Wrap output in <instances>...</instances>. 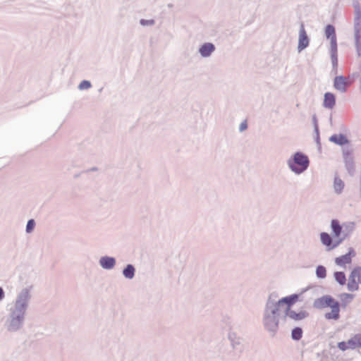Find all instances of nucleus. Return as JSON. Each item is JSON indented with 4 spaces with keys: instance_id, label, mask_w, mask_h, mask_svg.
<instances>
[{
    "instance_id": "f257e3e1",
    "label": "nucleus",
    "mask_w": 361,
    "mask_h": 361,
    "mask_svg": "<svg viewBox=\"0 0 361 361\" xmlns=\"http://www.w3.org/2000/svg\"><path fill=\"white\" fill-rule=\"evenodd\" d=\"M286 299L278 298L275 293H271L264 306L262 314V324L266 331L271 336L275 335L279 322L284 319V312L288 306Z\"/></svg>"
},
{
    "instance_id": "f03ea898",
    "label": "nucleus",
    "mask_w": 361,
    "mask_h": 361,
    "mask_svg": "<svg viewBox=\"0 0 361 361\" xmlns=\"http://www.w3.org/2000/svg\"><path fill=\"white\" fill-rule=\"evenodd\" d=\"M31 287H25L20 289L13 300L8 311L24 316L26 318L27 311L31 300Z\"/></svg>"
},
{
    "instance_id": "7ed1b4c3",
    "label": "nucleus",
    "mask_w": 361,
    "mask_h": 361,
    "mask_svg": "<svg viewBox=\"0 0 361 361\" xmlns=\"http://www.w3.org/2000/svg\"><path fill=\"white\" fill-rule=\"evenodd\" d=\"M286 164L288 169L293 173L300 175L307 169L310 165V160L307 155L298 152L287 159Z\"/></svg>"
},
{
    "instance_id": "20e7f679",
    "label": "nucleus",
    "mask_w": 361,
    "mask_h": 361,
    "mask_svg": "<svg viewBox=\"0 0 361 361\" xmlns=\"http://www.w3.org/2000/svg\"><path fill=\"white\" fill-rule=\"evenodd\" d=\"M25 322V317L8 311L4 322V328L7 332L16 333L20 331Z\"/></svg>"
},
{
    "instance_id": "39448f33",
    "label": "nucleus",
    "mask_w": 361,
    "mask_h": 361,
    "mask_svg": "<svg viewBox=\"0 0 361 361\" xmlns=\"http://www.w3.org/2000/svg\"><path fill=\"white\" fill-rule=\"evenodd\" d=\"M354 7V39L358 56L361 53V7L359 4L353 5Z\"/></svg>"
},
{
    "instance_id": "423d86ee",
    "label": "nucleus",
    "mask_w": 361,
    "mask_h": 361,
    "mask_svg": "<svg viewBox=\"0 0 361 361\" xmlns=\"http://www.w3.org/2000/svg\"><path fill=\"white\" fill-rule=\"evenodd\" d=\"M298 298V295L295 294L283 298V299H286L285 302L288 306L287 310L284 312V319L287 318L293 321H300L307 317L308 313L306 311L301 310L297 312L290 309V307L295 303Z\"/></svg>"
},
{
    "instance_id": "0eeeda50",
    "label": "nucleus",
    "mask_w": 361,
    "mask_h": 361,
    "mask_svg": "<svg viewBox=\"0 0 361 361\" xmlns=\"http://www.w3.org/2000/svg\"><path fill=\"white\" fill-rule=\"evenodd\" d=\"M359 284H361V267H355L350 273L348 277L347 284L348 290L350 291H356L359 289Z\"/></svg>"
},
{
    "instance_id": "6e6552de",
    "label": "nucleus",
    "mask_w": 361,
    "mask_h": 361,
    "mask_svg": "<svg viewBox=\"0 0 361 361\" xmlns=\"http://www.w3.org/2000/svg\"><path fill=\"white\" fill-rule=\"evenodd\" d=\"M320 240L322 244L326 247V250L331 251L342 243L343 238L333 240V238L329 233L322 232L320 233Z\"/></svg>"
},
{
    "instance_id": "1a4fd4ad",
    "label": "nucleus",
    "mask_w": 361,
    "mask_h": 361,
    "mask_svg": "<svg viewBox=\"0 0 361 361\" xmlns=\"http://www.w3.org/2000/svg\"><path fill=\"white\" fill-rule=\"evenodd\" d=\"M352 84V80L348 78H345L343 75L336 76L334 79L333 86L335 90L341 93H344L347 91V89Z\"/></svg>"
},
{
    "instance_id": "9d476101",
    "label": "nucleus",
    "mask_w": 361,
    "mask_h": 361,
    "mask_svg": "<svg viewBox=\"0 0 361 361\" xmlns=\"http://www.w3.org/2000/svg\"><path fill=\"white\" fill-rule=\"evenodd\" d=\"M310 44V39L305 30L304 25L302 24L300 27L298 35V51L300 53L306 49Z\"/></svg>"
},
{
    "instance_id": "9b49d317",
    "label": "nucleus",
    "mask_w": 361,
    "mask_h": 361,
    "mask_svg": "<svg viewBox=\"0 0 361 361\" xmlns=\"http://www.w3.org/2000/svg\"><path fill=\"white\" fill-rule=\"evenodd\" d=\"M216 50L215 45L212 42H204L198 48V54L204 59L212 56Z\"/></svg>"
},
{
    "instance_id": "f8f14e48",
    "label": "nucleus",
    "mask_w": 361,
    "mask_h": 361,
    "mask_svg": "<svg viewBox=\"0 0 361 361\" xmlns=\"http://www.w3.org/2000/svg\"><path fill=\"white\" fill-rule=\"evenodd\" d=\"M355 252L354 250L352 247H350L347 254L335 259V263L336 265L345 268L346 264L351 263L352 257H355Z\"/></svg>"
},
{
    "instance_id": "ddd939ff",
    "label": "nucleus",
    "mask_w": 361,
    "mask_h": 361,
    "mask_svg": "<svg viewBox=\"0 0 361 361\" xmlns=\"http://www.w3.org/2000/svg\"><path fill=\"white\" fill-rule=\"evenodd\" d=\"M324 35L328 39H330L329 49L337 48L336 30L332 25H328L326 26Z\"/></svg>"
},
{
    "instance_id": "4468645a",
    "label": "nucleus",
    "mask_w": 361,
    "mask_h": 361,
    "mask_svg": "<svg viewBox=\"0 0 361 361\" xmlns=\"http://www.w3.org/2000/svg\"><path fill=\"white\" fill-rule=\"evenodd\" d=\"M116 260L113 257L102 256L99 259V266L106 270H111L116 266Z\"/></svg>"
},
{
    "instance_id": "2eb2a0df",
    "label": "nucleus",
    "mask_w": 361,
    "mask_h": 361,
    "mask_svg": "<svg viewBox=\"0 0 361 361\" xmlns=\"http://www.w3.org/2000/svg\"><path fill=\"white\" fill-rule=\"evenodd\" d=\"M329 307H331V311L325 314V318L327 319H338L340 312L339 303L334 300Z\"/></svg>"
},
{
    "instance_id": "dca6fc26",
    "label": "nucleus",
    "mask_w": 361,
    "mask_h": 361,
    "mask_svg": "<svg viewBox=\"0 0 361 361\" xmlns=\"http://www.w3.org/2000/svg\"><path fill=\"white\" fill-rule=\"evenodd\" d=\"M343 159L346 169L349 173L353 174L355 169L354 161L353 157L349 150H343Z\"/></svg>"
},
{
    "instance_id": "f3484780",
    "label": "nucleus",
    "mask_w": 361,
    "mask_h": 361,
    "mask_svg": "<svg viewBox=\"0 0 361 361\" xmlns=\"http://www.w3.org/2000/svg\"><path fill=\"white\" fill-rule=\"evenodd\" d=\"M334 299L329 295H325L317 299L314 302V307L319 309H322L329 307L333 302Z\"/></svg>"
},
{
    "instance_id": "a211bd4d",
    "label": "nucleus",
    "mask_w": 361,
    "mask_h": 361,
    "mask_svg": "<svg viewBox=\"0 0 361 361\" xmlns=\"http://www.w3.org/2000/svg\"><path fill=\"white\" fill-rule=\"evenodd\" d=\"M331 228L332 230L333 236L335 238V239L340 238L343 236V226H341L338 220L333 219L331 221Z\"/></svg>"
},
{
    "instance_id": "6ab92c4d",
    "label": "nucleus",
    "mask_w": 361,
    "mask_h": 361,
    "mask_svg": "<svg viewBox=\"0 0 361 361\" xmlns=\"http://www.w3.org/2000/svg\"><path fill=\"white\" fill-rule=\"evenodd\" d=\"M336 104L335 95L331 92H326L324 96L323 106L326 109H332Z\"/></svg>"
},
{
    "instance_id": "aec40b11",
    "label": "nucleus",
    "mask_w": 361,
    "mask_h": 361,
    "mask_svg": "<svg viewBox=\"0 0 361 361\" xmlns=\"http://www.w3.org/2000/svg\"><path fill=\"white\" fill-rule=\"evenodd\" d=\"M345 188L344 181L337 175H335L333 182L334 192L336 195H341Z\"/></svg>"
},
{
    "instance_id": "412c9836",
    "label": "nucleus",
    "mask_w": 361,
    "mask_h": 361,
    "mask_svg": "<svg viewBox=\"0 0 361 361\" xmlns=\"http://www.w3.org/2000/svg\"><path fill=\"white\" fill-rule=\"evenodd\" d=\"M332 71L336 74L338 70V48L329 49Z\"/></svg>"
},
{
    "instance_id": "4be33fe9",
    "label": "nucleus",
    "mask_w": 361,
    "mask_h": 361,
    "mask_svg": "<svg viewBox=\"0 0 361 361\" xmlns=\"http://www.w3.org/2000/svg\"><path fill=\"white\" fill-rule=\"evenodd\" d=\"M122 274L124 278L128 280H131L135 277V268L133 264H127V266L123 269Z\"/></svg>"
},
{
    "instance_id": "5701e85b",
    "label": "nucleus",
    "mask_w": 361,
    "mask_h": 361,
    "mask_svg": "<svg viewBox=\"0 0 361 361\" xmlns=\"http://www.w3.org/2000/svg\"><path fill=\"white\" fill-rule=\"evenodd\" d=\"M348 347L349 349H355L356 348H361V335L357 334L348 341Z\"/></svg>"
},
{
    "instance_id": "b1692460",
    "label": "nucleus",
    "mask_w": 361,
    "mask_h": 361,
    "mask_svg": "<svg viewBox=\"0 0 361 361\" xmlns=\"http://www.w3.org/2000/svg\"><path fill=\"white\" fill-rule=\"evenodd\" d=\"M329 140L335 144L343 145L348 142L346 137L342 134L331 135Z\"/></svg>"
},
{
    "instance_id": "393cba45",
    "label": "nucleus",
    "mask_w": 361,
    "mask_h": 361,
    "mask_svg": "<svg viewBox=\"0 0 361 361\" xmlns=\"http://www.w3.org/2000/svg\"><path fill=\"white\" fill-rule=\"evenodd\" d=\"M355 229V224L353 222H348L343 225V240L349 235Z\"/></svg>"
},
{
    "instance_id": "a878e982",
    "label": "nucleus",
    "mask_w": 361,
    "mask_h": 361,
    "mask_svg": "<svg viewBox=\"0 0 361 361\" xmlns=\"http://www.w3.org/2000/svg\"><path fill=\"white\" fill-rule=\"evenodd\" d=\"M335 280L340 284L344 285L346 281L345 275L342 271H336L334 273Z\"/></svg>"
},
{
    "instance_id": "bb28decb",
    "label": "nucleus",
    "mask_w": 361,
    "mask_h": 361,
    "mask_svg": "<svg viewBox=\"0 0 361 361\" xmlns=\"http://www.w3.org/2000/svg\"><path fill=\"white\" fill-rule=\"evenodd\" d=\"M316 275L319 279H324L326 276V269L322 265H319L316 268Z\"/></svg>"
},
{
    "instance_id": "cd10ccee",
    "label": "nucleus",
    "mask_w": 361,
    "mask_h": 361,
    "mask_svg": "<svg viewBox=\"0 0 361 361\" xmlns=\"http://www.w3.org/2000/svg\"><path fill=\"white\" fill-rule=\"evenodd\" d=\"M302 331L300 327H295L292 330L291 336L293 340L298 341L301 338Z\"/></svg>"
},
{
    "instance_id": "c85d7f7f",
    "label": "nucleus",
    "mask_w": 361,
    "mask_h": 361,
    "mask_svg": "<svg viewBox=\"0 0 361 361\" xmlns=\"http://www.w3.org/2000/svg\"><path fill=\"white\" fill-rule=\"evenodd\" d=\"M92 87L91 82L88 80H82L78 85L80 90H88Z\"/></svg>"
},
{
    "instance_id": "c756f323",
    "label": "nucleus",
    "mask_w": 361,
    "mask_h": 361,
    "mask_svg": "<svg viewBox=\"0 0 361 361\" xmlns=\"http://www.w3.org/2000/svg\"><path fill=\"white\" fill-rule=\"evenodd\" d=\"M341 300L344 302H350L353 298V295L352 294H350V293H342L341 295Z\"/></svg>"
},
{
    "instance_id": "7c9ffc66",
    "label": "nucleus",
    "mask_w": 361,
    "mask_h": 361,
    "mask_svg": "<svg viewBox=\"0 0 361 361\" xmlns=\"http://www.w3.org/2000/svg\"><path fill=\"white\" fill-rule=\"evenodd\" d=\"M35 226V222L34 219H30L26 225V232L27 233H30L33 231Z\"/></svg>"
},
{
    "instance_id": "2f4dec72",
    "label": "nucleus",
    "mask_w": 361,
    "mask_h": 361,
    "mask_svg": "<svg viewBox=\"0 0 361 361\" xmlns=\"http://www.w3.org/2000/svg\"><path fill=\"white\" fill-rule=\"evenodd\" d=\"M140 23L142 26H152V25H154L155 22L152 19H150V20L141 19L140 20Z\"/></svg>"
},
{
    "instance_id": "473e14b6",
    "label": "nucleus",
    "mask_w": 361,
    "mask_h": 361,
    "mask_svg": "<svg viewBox=\"0 0 361 361\" xmlns=\"http://www.w3.org/2000/svg\"><path fill=\"white\" fill-rule=\"evenodd\" d=\"M348 342H344V341H342V342H339L338 343V348L343 350V351H345L348 349H349V348L348 347Z\"/></svg>"
},
{
    "instance_id": "72a5a7b5",
    "label": "nucleus",
    "mask_w": 361,
    "mask_h": 361,
    "mask_svg": "<svg viewBox=\"0 0 361 361\" xmlns=\"http://www.w3.org/2000/svg\"><path fill=\"white\" fill-rule=\"evenodd\" d=\"M247 128V123L245 121L244 122H242L240 124V126H239V130L240 132H243L245 130H246Z\"/></svg>"
},
{
    "instance_id": "f704fd0d",
    "label": "nucleus",
    "mask_w": 361,
    "mask_h": 361,
    "mask_svg": "<svg viewBox=\"0 0 361 361\" xmlns=\"http://www.w3.org/2000/svg\"><path fill=\"white\" fill-rule=\"evenodd\" d=\"M5 298V291L3 288L0 287V302Z\"/></svg>"
},
{
    "instance_id": "c9c22d12",
    "label": "nucleus",
    "mask_w": 361,
    "mask_h": 361,
    "mask_svg": "<svg viewBox=\"0 0 361 361\" xmlns=\"http://www.w3.org/2000/svg\"><path fill=\"white\" fill-rule=\"evenodd\" d=\"M359 81H360V84H361V75L360 76V80H359Z\"/></svg>"
},
{
    "instance_id": "e433bc0d",
    "label": "nucleus",
    "mask_w": 361,
    "mask_h": 361,
    "mask_svg": "<svg viewBox=\"0 0 361 361\" xmlns=\"http://www.w3.org/2000/svg\"><path fill=\"white\" fill-rule=\"evenodd\" d=\"M316 132H317V133H318V129L317 127H316Z\"/></svg>"
}]
</instances>
